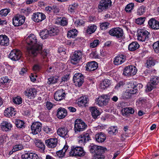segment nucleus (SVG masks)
Wrapping results in <instances>:
<instances>
[{"label":"nucleus","mask_w":159,"mask_h":159,"mask_svg":"<svg viewBox=\"0 0 159 159\" xmlns=\"http://www.w3.org/2000/svg\"><path fill=\"white\" fill-rule=\"evenodd\" d=\"M137 33L138 40L142 42L148 40L151 36V34L144 29L138 30Z\"/></svg>","instance_id":"obj_5"},{"label":"nucleus","mask_w":159,"mask_h":159,"mask_svg":"<svg viewBox=\"0 0 159 159\" xmlns=\"http://www.w3.org/2000/svg\"><path fill=\"white\" fill-rule=\"evenodd\" d=\"M10 10L4 9L0 11V15L2 16H6L10 12Z\"/></svg>","instance_id":"obj_54"},{"label":"nucleus","mask_w":159,"mask_h":159,"mask_svg":"<svg viewBox=\"0 0 159 159\" xmlns=\"http://www.w3.org/2000/svg\"><path fill=\"white\" fill-rule=\"evenodd\" d=\"M87 127V125L81 119H77L75 121L74 129L75 133L83 131Z\"/></svg>","instance_id":"obj_4"},{"label":"nucleus","mask_w":159,"mask_h":159,"mask_svg":"<svg viewBox=\"0 0 159 159\" xmlns=\"http://www.w3.org/2000/svg\"><path fill=\"white\" fill-rule=\"evenodd\" d=\"M139 45L137 42H133L130 43L128 46V49L131 51L136 50L139 47Z\"/></svg>","instance_id":"obj_34"},{"label":"nucleus","mask_w":159,"mask_h":159,"mask_svg":"<svg viewBox=\"0 0 159 159\" xmlns=\"http://www.w3.org/2000/svg\"><path fill=\"white\" fill-rule=\"evenodd\" d=\"M58 77L57 76H52L48 79L47 83L48 84H54L57 82L58 80Z\"/></svg>","instance_id":"obj_40"},{"label":"nucleus","mask_w":159,"mask_h":159,"mask_svg":"<svg viewBox=\"0 0 159 159\" xmlns=\"http://www.w3.org/2000/svg\"><path fill=\"white\" fill-rule=\"evenodd\" d=\"M125 84V83L123 81H120L118 82L115 86V89H118L120 88L123 87Z\"/></svg>","instance_id":"obj_62"},{"label":"nucleus","mask_w":159,"mask_h":159,"mask_svg":"<svg viewBox=\"0 0 159 159\" xmlns=\"http://www.w3.org/2000/svg\"><path fill=\"white\" fill-rule=\"evenodd\" d=\"M25 17L23 16L17 15L12 19V23L15 26H18L22 25L25 22Z\"/></svg>","instance_id":"obj_11"},{"label":"nucleus","mask_w":159,"mask_h":159,"mask_svg":"<svg viewBox=\"0 0 159 159\" xmlns=\"http://www.w3.org/2000/svg\"><path fill=\"white\" fill-rule=\"evenodd\" d=\"M90 152L94 155L92 157L93 159H104L105 152L107 150L106 148L96 145H90L89 147Z\"/></svg>","instance_id":"obj_2"},{"label":"nucleus","mask_w":159,"mask_h":159,"mask_svg":"<svg viewBox=\"0 0 159 159\" xmlns=\"http://www.w3.org/2000/svg\"><path fill=\"white\" fill-rule=\"evenodd\" d=\"M127 90L133 94H135L137 92V89L136 88L135 84H134V83H131L129 85Z\"/></svg>","instance_id":"obj_36"},{"label":"nucleus","mask_w":159,"mask_h":159,"mask_svg":"<svg viewBox=\"0 0 159 159\" xmlns=\"http://www.w3.org/2000/svg\"><path fill=\"white\" fill-rule=\"evenodd\" d=\"M110 82L108 80H105L100 84V87L102 89H104L110 85Z\"/></svg>","instance_id":"obj_39"},{"label":"nucleus","mask_w":159,"mask_h":159,"mask_svg":"<svg viewBox=\"0 0 159 159\" xmlns=\"http://www.w3.org/2000/svg\"><path fill=\"white\" fill-rule=\"evenodd\" d=\"M65 93L63 89L57 90L54 93V98L57 101H60L65 98Z\"/></svg>","instance_id":"obj_18"},{"label":"nucleus","mask_w":159,"mask_h":159,"mask_svg":"<svg viewBox=\"0 0 159 159\" xmlns=\"http://www.w3.org/2000/svg\"><path fill=\"white\" fill-rule=\"evenodd\" d=\"M66 110L61 107L59 108L57 110V116L59 119H63L67 115Z\"/></svg>","instance_id":"obj_24"},{"label":"nucleus","mask_w":159,"mask_h":159,"mask_svg":"<svg viewBox=\"0 0 159 159\" xmlns=\"http://www.w3.org/2000/svg\"><path fill=\"white\" fill-rule=\"evenodd\" d=\"M88 98L85 96L80 98L79 99L78 105L79 107L84 106L89 101Z\"/></svg>","instance_id":"obj_33"},{"label":"nucleus","mask_w":159,"mask_h":159,"mask_svg":"<svg viewBox=\"0 0 159 159\" xmlns=\"http://www.w3.org/2000/svg\"><path fill=\"white\" fill-rule=\"evenodd\" d=\"M109 34L111 36L116 37L117 38H122L123 35V30L120 28H114L110 30Z\"/></svg>","instance_id":"obj_7"},{"label":"nucleus","mask_w":159,"mask_h":159,"mask_svg":"<svg viewBox=\"0 0 159 159\" xmlns=\"http://www.w3.org/2000/svg\"><path fill=\"white\" fill-rule=\"evenodd\" d=\"M57 143V139L56 138H50L45 140L46 146L49 148H53L55 147Z\"/></svg>","instance_id":"obj_17"},{"label":"nucleus","mask_w":159,"mask_h":159,"mask_svg":"<svg viewBox=\"0 0 159 159\" xmlns=\"http://www.w3.org/2000/svg\"><path fill=\"white\" fill-rule=\"evenodd\" d=\"M110 23L108 22H103L100 23V28L101 30H105L109 28Z\"/></svg>","instance_id":"obj_46"},{"label":"nucleus","mask_w":159,"mask_h":159,"mask_svg":"<svg viewBox=\"0 0 159 159\" xmlns=\"http://www.w3.org/2000/svg\"><path fill=\"white\" fill-rule=\"evenodd\" d=\"M50 36H54L57 35L59 32V30L57 27L52 28L48 30Z\"/></svg>","instance_id":"obj_42"},{"label":"nucleus","mask_w":159,"mask_h":159,"mask_svg":"<svg viewBox=\"0 0 159 159\" xmlns=\"http://www.w3.org/2000/svg\"><path fill=\"white\" fill-rule=\"evenodd\" d=\"M109 100V98L107 95L105 94L99 97L96 100V103L100 107L106 106Z\"/></svg>","instance_id":"obj_9"},{"label":"nucleus","mask_w":159,"mask_h":159,"mask_svg":"<svg viewBox=\"0 0 159 159\" xmlns=\"http://www.w3.org/2000/svg\"><path fill=\"white\" fill-rule=\"evenodd\" d=\"M137 71V69L134 66L130 65L125 68L123 74L127 76L134 75L136 73Z\"/></svg>","instance_id":"obj_10"},{"label":"nucleus","mask_w":159,"mask_h":159,"mask_svg":"<svg viewBox=\"0 0 159 159\" xmlns=\"http://www.w3.org/2000/svg\"><path fill=\"white\" fill-rule=\"evenodd\" d=\"M117 128L116 126H111L108 130V133L111 134H113L117 131Z\"/></svg>","instance_id":"obj_48"},{"label":"nucleus","mask_w":159,"mask_h":159,"mask_svg":"<svg viewBox=\"0 0 159 159\" xmlns=\"http://www.w3.org/2000/svg\"><path fill=\"white\" fill-rule=\"evenodd\" d=\"M68 132L66 128L62 127L59 128L57 130V134L60 136L66 138L68 137L67 133Z\"/></svg>","instance_id":"obj_20"},{"label":"nucleus","mask_w":159,"mask_h":159,"mask_svg":"<svg viewBox=\"0 0 159 159\" xmlns=\"http://www.w3.org/2000/svg\"><path fill=\"white\" fill-rule=\"evenodd\" d=\"M44 106L47 110H50L53 107V104L50 102L47 101Z\"/></svg>","instance_id":"obj_60"},{"label":"nucleus","mask_w":159,"mask_h":159,"mask_svg":"<svg viewBox=\"0 0 159 159\" xmlns=\"http://www.w3.org/2000/svg\"><path fill=\"white\" fill-rule=\"evenodd\" d=\"M125 57L124 55H118L114 59L113 62L115 65H119L123 63L125 61Z\"/></svg>","instance_id":"obj_25"},{"label":"nucleus","mask_w":159,"mask_h":159,"mask_svg":"<svg viewBox=\"0 0 159 159\" xmlns=\"http://www.w3.org/2000/svg\"><path fill=\"white\" fill-rule=\"evenodd\" d=\"M22 98L20 97L17 96L13 99V102L17 104H20L22 103Z\"/></svg>","instance_id":"obj_53"},{"label":"nucleus","mask_w":159,"mask_h":159,"mask_svg":"<svg viewBox=\"0 0 159 159\" xmlns=\"http://www.w3.org/2000/svg\"><path fill=\"white\" fill-rule=\"evenodd\" d=\"M77 35V31L76 29H73L69 31L67 34V37L69 38H74Z\"/></svg>","instance_id":"obj_37"},{"label":"nucleus","mask_w":159,"mask_h":159,"mask_svg":"<svg viewBox=\"0 0 159 159\" xmlns=\"http://www.w3.org/2000/svg\"><path fill=\"white\" fill-rule=\"evenodd\" d=\"M42 125L39 122H34L33 123L31 126L32 132L34 134L39 133L41 130Z\"/></svg>","instance_id":"obj_14"},{"label":"nucleus","mask_w":159,"mask_h":159,"mask_svg":"<svg viewBox=\"0 0 159 159\" xmlns=\"http://www.w3.org/2000/svg\"><path fill=\"white\" fill-rule=\"evenodd\" d=\"M24 122L22 120H17L15 122V124L16 126L20 128H22L24 127Z\"/></svg>","instance_id":"obj_45"},{"label":"nucleus","mask_w":159,"mask_h":159,"mask_svg":"<svg viewBox=\"0 0 159 159\" xmlns=\"http://www.w3.org/2000/svg\"><path fill=\"white\" fill-rule=\"evenodd\" d=\"M22 53L19 50L14 49L12 50L9 54V57L12 60L16 61L21 58Z\"/></svg>","instance_id":"obj_12"},{"label":"nucleus","mask_w":159,"mask_h":159,"mask_svg":"<svg viewBox=\"0 0 159 159\" xmlns=\"http://www.w3.org/2000/svg\"><path fill=\"white\" fill-rule=\"evenodd\" d=\"M84 77L81 73H76L74 75L73 81L76 86L80 87L84 82Z\"/></svg>","instance_id":"obj_8"},{"label":"nucleus","mask_w":159,"mask_h":159,"mask_svg":"<svg viewBox=\"0 0 159 159\" xmlns=\"http://www.w3.org/2000/svg\"><path fill=\"white\" fill-rule=\"evenodd\" d=\"M74 23L77 26H80L83 25L84 23V22L82 19H79L76 20Z\"/></svg>","instance_id":"obj_57"},{"label":"nucleus","mask_w":159,"mask_h":159,"mask_svg":"<svg viewBox=\"0 0 159 159\" xmlns=\"http://www.w3.org/2000/svg\"><path fill=\"white\" fill-rule=\"evenodd\" d=\"M9 40L8 37L5 35H0V45L1 46H8Z\"/></svg>","instance_id":"obj_30"},{"label":"nucleus","mask_w":159,"mask_h":159,"mask_svg":"<svg viewBox=\"0 0 159 159\" xmlns=\"http://www.w3.org/2000/svg\"><path fill=\"white\" fill-rule=\"evenodd\" d=\"M97 27L96 25H91L88 27L86 30V32L89 34H91L94 33L97 29Z\"/></svg>","instance_id":"obj_41"},{"label":"nucleus","mask_w":159,"mask_h":159,"mask_svg":"<svg viewBox=\"0 0 159 159\" xmlns=\"http://www.w3.org/2000/svg\"><path fill=\"white\" fill-rule=\"evenodd\" d=\"M45 16L42 13L37 12L34 13L32 16V19L34 21L39 23L44 20Z\"/></svg>","instance_id":"obj_15"},{"label":"nucleus","mask_w":159,"mask_h":159,"mask_svg":"<svg viewBox=\"0 0 159 159\" xmlns=\"http://www.w3.org/2000/svg\"><path fill=\"white\" fill-rule=\"evenodd\" d=\"M153 84H151L150 82L148 83L147 85V88L146 89V91L147 92H149L151 91L154 88H155L156 87Z\"/></svg>","instance_id":"obj_49"},{"label":"nucleus","mask_w":159,"mask_h":159,"mask_svg":"<svg viewBox=\"0 0 159 159\" xmlns=\"http://www.w3.org/2000/svg\"><path fill=\"white\" fill-rule=\"evenodd\" d=\"M85 154L83 148L76 146H73L71 148L70 155L71 156L82 157Z\"/></svg>","instance_id":"obj_3"},{"label":"nucleus","mask_w":159,"mask_h":159,"mask_svg":"<svg viewBox=\"0 0 159 159\" xmlns=\"http://www.w3.org/2000/svg\"><path fill=\"white\" fill-rule=\"evenodd\" d=\"M134 112V110L132 107H125L122 110V115L124 116H128L130 114H133Z\"/></svg>","instance_id":"obj_28"},{"label":"nucleus","mask_w":159,"mask_h":159,"mask_svg":"<svg viewBox=\"0 0 159 159\" xmlns=\"http://www.w3.org/2000/svg\"><path fill=\"white\" fill-rule=\"evenodd\" d=\"M29 45L27 48V53L32 57H36L42 48V45L38 41L36 36L34 34H30L25 40Z\"/></svg>","instance_id":"obj_1"},{"label":"nucleus","mask_w":159,"mask_h":159,"mask_svg":"<svg viewBox=\"0 0 159 159\" xmlns=\"http://www.w3.org/2000/svg\"><path fill=\"white\" fill-rule=\"evenodd\" d=\"M43 130L47 134L50 133L52 129L51 128L47 126H45L43 127Z\"/></svg>","instance_id":"obj_63"},{"label":"nucleus","mask_w":159,"mask_h":159,"mask_svg":"<svg viewBox=\"0 0 159 159\" xmlns=\"http://www.w3.org/2000/svg\"><path fill=\"white\" fill-rule=\"evenodd\" d=\"M111 0H101L98 7V12H101L107 10L111 5Z\"/></svg>","instance_id":"obj_6"},{"label":"nucleus","mask_w":159,"mask_h":159,"mask_svg":"<svg viewBox=\"0 0 159 159\" xmlns=\"http://www.w3.org/2000/svg\"><path fill=\"white\" fill-rule=\"evenodd\" d=\"M153 48L157 53L159 52V41L154 43L153 45Z\"/></svg>","instance_id":"obj_55"},{"label":"nucleus","mask_w":159,"mask_h":159,"mask_svg":"<svg viewBox=\"0 0 159 159\" xmlns=\"http://www.w3.org/2000/svg\"><path fill=\"white\" fill-rule=\"evenodd\" d=\"M14 110V108L13 107L7 108L4 111L5 116L9 117L15 116L16 112Z\"/></svg>","instance_id":"obj_26"},{"label":"nucleus","mask_w":159,"mask_h":159,"mask_svg":"<svg viewBox=\"0 0 159 159\" xmlns=\"http://www.w3.org/2000/svg\"><path fill=\"white\" fill-rule=\"evenodd\" d=\"M145 18L140 17L136 20V23L138 25L143 24L145 20Z\"/></svg>","instance_id":"obj_58"},{"label":"nucleus","mask_w":159,"mask_h":159,"mask_svg":"<svg viewBox=\"0 0 159 159\" xmlns=\"http://www.w3.org/2000/svg\"><path fill=\"white\" fill-rule=\"evenodd\" d=\"M23 148V146L21 145H16L13 146V150L16 152V151L21 150Z\"/></svg>","instance_id":"obj_59"},{"label":"nucleus","mask_w":159,"mask_h":159,"mask_svg":"<svg viewBox=\"0 0 159 159\" xmlns=\"http://www.w3.org/2000/svg\"><path fill=\"white\" fill-rule=\"evenodd\" d=\"M65 153L61 150L56 152V154L58 158H62L65 156Z\"/></svg>","instance_id":"obj_61"},{"label":"nucleus","mask_w":159,"mask_h":159,"mask_svg":"<svg viewBox=\"0 0 159 159\" xmlns=\"http://www.w3.org/2000/svg\"><path fill=\"white\" fill-rule=\"evenodd\" d=\"M35 143L36 146L40 148L41 150H43L44 149V144L40 140H36L35 142Z\"/></svg>","instance_id":"obj_43"},{"label":"nucleus","mask_w":159,"mask_h":159,"mask_svg":"<svg viewBox=\"0 0 159 159\" xmlns=\"http://www.w3.org/2000/svg\"><path fill=\"white\" fill-rule=\"evenodd\" d=\"M132 94H133L127 91V90L124 93L122 97L124 99H129L131 97Z\"/></svg>","instance_id":"obj_51"},{"label":"nucleus","mask_w":159,"mask_h":159,"mask_svg":"<svg viewBox=\"0 0 159 159\" xmlns=\"http://www.w3.org/2000/svg\"><path fill=\"white\" fill-rule=\"evenodd\" d=\"M22 159H39L37 154L33 153H27L22 155Z\"/></svg>","instance_id":"obj_29"},{"label":"nucleus","mask_w":159,"mask_h":159,"mask_svg":"<svg viewBox=\"0 0 159 159\" xmlns=\"http://www.w3.org/2000/svg\"><path fill=\"white\" fill-rule=\"evenodd\" d=\"M40 69V66L38 64L35 65L33 67V70L36 72L39 71Z\"/></svg>","instance_id":"obj_64"},{"label":"nucleus","mask_w":159,"mask_h":159,"mask_svg":"<svg viewBox=\"0 0 159 159\" xmlns=\"http://www.w3.org/2000/svg\"><path fill=\"white\" fill-rule=\"evenodd\" d=\"M155 63V59L152 57H149L147 60L146 64V67L149 68L154 66Z\"/></svg>","instance_id":"obj_35"},{"label":"nucleus","mask_w":159,"mask_h":159,"mask_svg":"<svg viewBox=\"0 0 159 159\" xmlns=\"http://www.w3.org/2000/svg\"><path fill=\"white\" fill-rule=\"evenodd\" d=\"M145 12V8L144 6H141L137 10V14L138 15H143Z\"/></svg>","instance_id":"obj_47"},{"label":"nucleus","mask_w":159,"mask_h":159,"mask_svg":"<svg viewBox=\"0 0 159 159\" xmlns=\"http://www.w3.org/2000/svg\"><path fill=\"white\" fill-rule=\"evenodd\" d=\"M82 56L83 54L81 51H75L71 57V63L73 64H76L82 59Z\"/></svg>","instance_id":"obj_13"},{"label":"nucleus","mask_w":159,"mask_h":159,"mask_svg":"<svg viewBox=\"0 0 159 159\" xmlns=\"http://www.w3.org/2000/svg\"><path fill=\"white\" fill-rule=\"evenodd\" d=\"M89 109L93 118L94 119H97L98 117L100 115V112L97 108L95 107H91Z\"/></svg>","instance_id":"obj_31"},{"label":"nucleus","mask_w":159,"mask_h":159,"mask_svg":"<svg viewBox=\"0 0 159 159\" xmlns=\"http://www.w3.org/2000/svg\"><path fill=\"white\" fill-rule=\"evenodd\" d=\"M10 81V80L7 76L2 77L0 79V83L2 84L9 82Z\"/></svg>","instance_id":"obj_52"},{"label":"nucleus","mask_w":159,"mask_h":159,"mask_svg":"<svg viewBox=\"0 0 159 159\" xmlns=\"http://www.w3.org/2000/svg\"><path fill=\"white\" fill-rule=\"evenodd\" d=\"M99 40L98 39L94 40L93 42L90 43V47L93 48L97 47L99 44Z\"/></svg>","instance_id":"obj_56"},{"label":"nucleus","mask_w":159,"mask_h":159,"mask_svg":"<svg viewBox=\"0 0 159 159\" xmlns=\"http://www.w3.org/2000/svg\"><path fill=\"white\" fill-rule=\"evenodd\" d=\"M2 129L6 132L9 131L11 129L12 125L10 122L7 121H3L0 125Z\"/></svg>","instance_id":"obj_22"},{"label":"nucleus","mask_w":159,"mask_h":159,"mask_svg":"<svg viewBox=\"0 0 159 159\" xmlns=\"http://www.w3.org/2000/svg\"><path fill=\"white\" fill-rule=\"evenodd\" d=\"M37 90L35 88H30L27 89L24 92V94L27 97L30 99H33L35 97L37 94Z\"/></svg>","instance_id":"obj_16"},{"label":"nucleus","mask_w":159,"mask_h":159,"mask_svg":"<svg viewBox=\"0 0 159 159\" xmlns=\"http://www.w3.org/2000/svg\"><path fill=\"white\" fill-rule=\"evenodd\" d=\"M134 7V4L132 3L128 4L125 7V10L127 12H130Z\"/></svg>","instance_id":"obj_50"},{"label":"nucleus","mask_w":159,"mask_h":159,"mask_svg":"<svg viewBox=\"0 0 159 159\" xmlns=\"http://www.w3.org/2000/svg\"><path fill=\"white\" fill-rule=\"evenodd\" d=\"M150 82L153 85L156 87V85L159 83V78L158 77H154L152 78Z\"/></svg>","instance_id":"obj_44"},{"label":"nucleus","mask_w":159,"mask_h":159,"mask_svg":"<svg viewBox=\"0 0 159 159\" xmlns=\"http://www.w3.org/2000/svg\"><path fill=\"white\" fill-rule=\"evenodd\" d=\"M95 138L98 142L102 143L105 140L106 136L104 133L100 132L95 135Z\"/></svg>","instance_id":"obj_27"},{"label":"nucleus","mask_w":159,"mask_h":159,"mask_svg":"<svg viewBox=\"0 0 159 159\" xmlns=\"http://www.w3.org/2000/svg\"><path fill=\"white\" fill-rule=\"evenodd\" d=\"M78 4L77 3H74L69 5L68 9V13L70 14L75 13V10L78 8Z\"/></svg>","instance_id":"obj_32"},{"label":"nucleus","mask_w":159,"mask_h":159,"mask_svg":"<svg viewBox=\"0 0 159 159\" xmlns=\"http://www.w3.org/2000/svg\"><path fill=\"white\" fill-rule=\"evenodd\" d=\"M79 143L81 145H84L85 143L90 139V137L88 133L80 135L78 137Z\"/></svg>","instance_id":"obj_19"},{"label":"nucleus","mask_w":159,"mask_h":159,"mask_svg":"<svg viewBox=\"0 0 159 159\" xmlns=\"http://www.w3.org/2000/svg\"><path fill=\"white\" fill-rule=\"evenodd\" d=\"M149 26L155 30L159 29V22L154 18L151 19L148 22Z\"/></svg>","instance_id":"obj_23"},{"label":"nucleus","mask_w":159,"mask_h":159,"mask_svg":"<svg viewBox=\"0 0 159 159\" xmlns=\"http://www.w3.org/2000/svg\"><path fill=\"white\" fill-rule=\"evenodd\" d=\"M39 35L41 38L43 39H45L50 36L48 30L47 29L41 31Z\"/></svg>","instance_id":"obj_38"},{"label":"nucleus","mask_w":159,"mask_h":159,"mask_svg":"<svg viewBox=\"0 0 159 159\" xmlns=\"http://www.w3.org/2000/svg\"><path fill=\"white\" fill-rule=\"evenodd\" d=\"M98 67L97 63L95 61H92L87 63L85 68L86 70L92 71L96 69Z\"/></svg>","instance_id":"obj_21"}]
</instances>
